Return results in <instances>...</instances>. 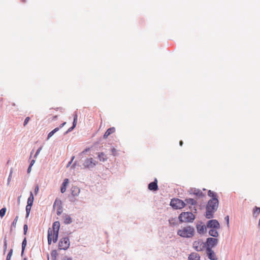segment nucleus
Here are the masks:
<instances>
[{
    "label": "nucleus",
    "mask_w": 260,
    "mask_h": 260,
    "mask_svg": "<svg viewBox=\"0 0 260 260\" xmlns=\"http://www.w3.org/2000/svg\"><path fill=\"white\" fill-rule=\"evenodd\" d=\"M58 130H59V128L56 127V128H54L53 131L50 132L48 135V139H49L50 138H51L54 135V134L55 133H56V132H57Z\"/></svg>",
    "instance_id": "obj_27"
},
{
    "label": "nucleus",
    "mask_w": 260,
    "mask_h": 260,
    "mask_svg": "<svg viewBox=\"0 0 260 260\" xmlns=\"http://www.w3.org/2000/svg\"><path fill=\"white\" fill-rule=\"evenodd\" d=\"M207 226L208 228L214 229H218L220 227L219 222L215 219L208 221Z\"/></svg>",
    "instance_id": "obj_9"
},
{
    "label": "nucleus",
    "mask_w": 260,
    "mask_h": 260,
    "mask_svg": "<svg viewBox=\"0 0 260 260\" xmlns=\"http://www.w3.org/2000/svg\"><path fill=\"white\" fill-rule=\"evenodd\" d=\"M70 242L69 238L65 237L60 239L58 244V248L61 250H67L70 246Z\"/></svg>",
    "instance_id": "obj_6"
},
{
    "label": "nucleus",
    "mask_w": 260,
    "mask_h": 260,
    "mask_svg": "<svg viewBox=\"0 0 260 260\" xmlns=\"http://www.w3.org/2000/svg\"><path fill=\"white\" fill-rule=\"evenodd\" d=\"M18 220V216H17L15 217V218L14 219V220H13V221L11 224V228H10L11 231H12L13 230V229H15L16 224L17 223Z\"/></svg>",
    "instance_id": "obj_24"
},
{
    "label": "nucleus",
    "mask_w": 260,
    "mask_h": 260,
    "mask_svg": "<svg viewBox=\"0 0 260 260\" xmlns=\"http://www.w3.org/2000/svg\"><path fill=\"white\" fill-rule=\"evenodd\" d=\"M189 192L190 194H193L200 198L203 197L205 196L204 193L202 192V190L196 188H190Z\"/></svg>",
    "instance_id": "obj_10"
},
{
    "label": "nucleus",
    "mask_w": 260,
    "mask_h": 260,
    "mask_svg": "<svg viewBox=\"0 0 260 260\" xmlns=\"http://www.w3.org/2000/svg\"><path fill=\"white\" fill-rule=\"evenodd\" d=\"M34 200V196L32 192H30V196L27 199V205L29 206H32Z\"/></svg>",
    "instance_id": "obj_21"
},
{
    "label": "nucleus",
    "mask_w": 260,
    "mask_h": 260,
    "mask_svg": "<svg viewBox=\"0 0 260 260\" xmlns=\"http://www.w3.org/2000/svg\"><path fill=\"white\" fill-rule=\"evenodd\" d=\"M178 218L181 222H191L194 220L195 216L190 212H185L181 213Z\"/></svg>",
    "instance_id": "obj_4"
},
{
    "label": "nucleus",
    "mask_w": 260,
    "mask_h": 260,
    "mask_svg": "<svg viewBox=\"0 0 260 260\" xmlns=\"http://www.w3.org/2000/svg\"><path fill=\"white\" fill-rule=\"evenodd\" d=\"M78 119V115L77 114L74 115V121L73 123V126L70 127L67 131V132L72 131L76 126Z\"/></svg>",
    "instance_id": "obj_19"
},
{
    "label": "nucleus",
    "mask_w": 260,
    "mask_h": 260,
    "mask_svg": "<svg viewBox=\"0 0 260 260\" xmlns=\"http://www.w3.org/2000/svg\"><path fill=\"white\" fill-rule=\"evenodd\" d=\"M42 149V147H40L37 151L36 154H35V157H37V155L39 154V153L40 152V151H41Z\"/></svg>",
    "instance_id": "obj_36"
},
{
    "label": "nucleus",
    "mask_w": 260,
    "mask_h": 260,
    "mask_svg": "<svg viewBox=\"0 0 260 260\" xmlns=\"http://www.w3.org/2000/svg\"><path fill=\"white\" fill-rule=\"evenodd\" d=\"M6 208H3L1 209V210H0V216H1V218H3L4 216V215L6 214Z\"/></svg>",
    "instance_id": "obj_29"
},
{
    "label": "nucleus",
    "mask_w": 260,
    "mask_h": 260,
    "mask_svg": "<svg viewBox=\"0 0 260 260\" xmlns=\"http://www.w3.org/2000/svg\"><path fill=\"white\" fill-rule=\"evenodd\" d=\"M193 247L197 251H201L206 247V244L202 240H198L193 242Z\"/></svg>",
    "instance_id": "obj_8"
},
{
    "label": "nucleus",
    "mask_w": 260,
    "mask_h": 260,
    "mask_svg": "<svg viewBox=\"0 0 260 260\" xmlns=\"http://www.w3.org/2000/svg\"><path fill=\"white\" fill-rule=\"evenodd\" d=\"M197 229L198 233L200 234L204 233L206 230V226L202 223L197 225Z\"/></svg>",
    "instance_id": "obj_15"
},
{
    "label": "nucleus",
    "mask_w": 260,
    "mask_h": 260,
    "mask_svg": "<svg viewBox=\"0 0 260 260\" xmlns=\"http://www.w3.org/2000/svg\"><path fill=\"white\" fill-rule=\"evenodd\" d=\"M31 206H29L28 205L26 206V216L27 217L30 213V210H31Z\"/></svg>",
    "instance_id": "obj_31"
},
{
    "label": "nucleus",
    "mask_w": 260,
    "mask_h": 260,
    "mask_svg": "<svg viewBox=\"0 0 260 260\" xmlns=\"http://www.w3.org/2000/svg\"><path fill=\"white\" fill-rule=\"evenodd\" d=\"M12 254H13V249H11L10 250V251L7 256L6 260H11Z\"/></svg>",
    "instance_id": "obj_30"
},
{
    "label": "nucleus",
    "mask_w": 260,
    "mask_h": 260,
    "mask_svg": "<svg viewBox=\"0 0 260 260\" xmlns=\"http://www.w3.org/2000/svg\"><path fill=\"white\" fill-rule=\"evenodd\" d=\"M26 238H24V239L23 240V242H22V252H21V254H22L24 252V249L25 248V246L26 245Z\"/></svg>",
    "instance_id": "obj_28"
},
{
    "label": "nucleus",
    "mask_w": 260,
    "mask_h": 260,
    "mask_svg": "<svg viewBox=\"0 0 260 260\" xmlns=\"http://www.w3.org/2000/svg\"><path fill=\"white\" fill-rule=\"evenodd\" d=\"M170 205L175 209H182L185 206V203L182 200L178 199H172Z\"/></svg>",
    "instance_id": "obj_5"
},
{
    "label": "nucleus",
    "mask_w": 260,
    "mask_h": 260,
    "mask_svg": "<svg viewBox=\"0 0 260 260\" xmlns=\"http://www.w3.org/2000/svg\"><path fill=\"white\" fill-rule=\"evenodd\" d=\"M31 166H29V167H28V169H27V172H28V173L30 172L31 170Z\"/></svg>",
    "instance_id": "obj_42"
},
{
    "label": "nucleus",
    "mask_w": 260,
    "mask_h": 260,
    "mask_svg": "<svg viewBox=\"0 0 260 260\" xmlns=\"http://www.w3.org/2000/svg\"><path fill=\"white\" fill-rule=\"evenodd\" d=\"M225 218L226 219V221H227V224H228V225H229V216H227L226 217H225Z\"/></svg>",
    "instance_id": "obj_40"
},
{
    "label": "nucleus",
    "mask_w": 260,
    "mask_h": 260,
    "mask_svg": "<svg viewBox=\"0 0 260 260\" xmlns=\"http://www.w3.org/2000/svg\"><path fill=\"white\" fill-rule=\"evenodd\" d=\"M98 157L101 161H105L107 160V157L104 152H100L98 153Z\"/></svg>",
    "instance_id": "obj_18"
},
{
    "label": "nucleus",
    "mask_w": 260,
    "mask_h": 260,
    "mask_svg": "<svg viewBox=\"0 0 260 260\" xmlns=\"http://www.w3.org/2000/svg\"><path fill=\"white\" fill-rule=\"evenodd\" d=\"M24 260H27L26 258H24Z\"/></svg>",
    "instance_id": "obj_49"
},
{
    "label": "nucleus",
    "mask_w": 260,
    "mask_h": 260,
    "mask_svg": "<svg viewBox=\"0 0 260 260\" xmlns=\"http://www.w3.org/2000/svg\"><path fill=\"white\" fill-rule=\"evenodd\" d=\"M75 157V156H72L71 161L68 164V165L67 166V167H69L71 165V164L72 163V162H73V160L74 159Z\"/></svg>",
    "instance_id": "obj_37"
},
{
    "label": "nucleus",
    "mask_w": 260,
    "mask_h": 260,
    "mask_svg": "<svg viewBox=\"0 0 260 260\" xmlns=\"http://www.w3.org/2000/svg\"><path fill=\"white\" fill-rule=\"evenodd\" d=\"M29 120V117H26V118L24 120V124H23L24 126H25L27 124Z\"/></svg>",
    "instance_id": "obj_35"
},
{
    "label": "nucleus",
    "mask_w": 260,
    "mask_h": 260,
    "mask_svg": "<svg viewBox=\"0 0 260 260\" xmlns=\"http://www.w3.org/2000/svg\"><path fill=\"white\" fill-rule=\"evenodd\" d=\"M208 195L209 197H212V198H217V194L215 192L211 191V190H208Z\"/></svg>",
    "instance_id": "obj_26"
},
{
    "label": "nucleus",
    "mask_w": 260,
    "mask_h": 260,
    "mask_svg": "<svg viewBox=\"0 0 260 260\" xmlns=\"http://www.w3.org/2000/svg\"><path fill=\"white\" fill-rule=\"evenodd\" d=\"M177 234L182 237L190 238L193 236L194 229L190 226H185L179 230Z\"/></svg>",
    "instance_id": "obj_3"
},
{
    "label": "nucleus",
    "mask_w": 260,
    "mask_h": 260,
    "mask_svg": "<svg viewBox=\"0 0 260 260\" xmlns=\"http://www.w3.org/2000/svg\"><path fill=\"white\" fill-rule=\"evenodd\" d=\"M183 141H180V142H179V144L180 146H182L183 145Z\"/></svg>",
    "instance_id": "obj_47"
},
{
    "label": "nucleus",
    "mask_w": 260,
    "mask_h": 260,
    "mask_svg": "<svg viewBox=\"0 0 260 260\" xmlns=\"http://www.w3.org/2000/svg\"><path fill=\"white\" fill-rule=\"evenodd\" d=\"M89 148L86 149H85V150H84L82 153H85V152H87V151H88V150H89Z\"/></svg>",
    "instance_id": "obj_45"
},
{
    "label": "nucleus",
    "mask_w": 260,
    "mask_h": 260,
    "mask_svg": "<svg viewBox=\"0 0 260 260\" xmlns=\"http://www.w3.org/2000/svg\"><path fill=\"white\" fill-rule=\"evenodd\" d=\"M59 228L60 223L59 221H55L53 223L52 228H49L48 230V243L49 245L51 244L52 241L53 243L57 242Z\"/></svg>",
    "instance_id": "obj_2"
},
{
    "label": "nucleus",
    "mask_w": 260,
    "mask_h": 260,
    "mask_svg": "<svg viewBox=\"0 0 260 260\" xmlns=\"http://www.w3.org/2000/svg\"><path fill=\"white\" fill-rule=\"evenodd\" d=\"M207 254L208 258L211 260H217V258L213 250L210 247H207L206 248Z\"/></svg>",
    "instance_id": "obj_12"
},
{
    "label": "nucleus",
    "mask_w": 260,
    "mask_h": 260,
    "mask_svg": "<svg viewBox=\"0 0 260 260\" xmlns=\"http://www.w3.org/2000/svg\"><path fill=\"white\" fill-rule=\"evenodd\" d=\"M219 204L217 198H212L208 202L206 207L205 216L208 219L212 218L213 214L217 210Z\"/></svg>",
    "instance_id": "obj_1"
},
{
    "label": "nucleus",
    "mask_w": 260,
    "mask_h": 260,
    "mask_svg": "<svg viewBox=\"0 0 260 260\" xmlns=\"http://www.w3.org/2000/svg\"><path fill=\"white\" fill-rule=\"evenodd\" d=\"M63 222L65 224H70L72 222V219L70 216L65 214L63 216Z\"/></svg>",
    "instance_id": "obj_20"
},
{
    "label": "nucleus",
    "mask_w": 260,
    "mask_h": 260,
    "mask_svg": "<svg viewBox=\"0 0 260 260\" xmlns=\"http://www.w3.org/2000/svg\"><path fill=\"white\" fill-rule=\"evenodd\" d=\"M115 132V128L114 127H110L108 128L105 132V134L104 135L103 138L104 139H107L109 137V136H110L112 134H113Z\"/></svg>",
    "instance_id": "obj_14"
},
{
    "label": "nucleus",
    "mask_w": 260,
    "mask_h": 260,
    "mask_svg": "<svg viewBox=\"0 0 260 260\" xmlns=\"http://www.w3.org/2000/svg\"><path fill=\"white\" fill-rule=\"evenodd\" d=\"M112 152L114 154L116 152V149L115 148H113L112 149Z\"/></svg>",
    "instance_id": "obj_46"
},
{
    "label": "nucleus",
    "mask_w": 260,
    "mask_h": 260,
    "mask_svg": "<svg viewBox=\"0 0 260 260\" xmlns=\"http://www.w3.org/2000/svg\"><path fill=\"white\" fill-rule=\"evenodd\" d=\"M188 260H200V256L197 253H191L188 256Z\"/></svg>",
    "instance_id": "obj_17"
},
{
    "label": "nucleus",
    "mask_w": 260,
    "mask_h": 260,
    "mask_svg": "<svg viewBox=\"0 0 260 260\" xmlns=\"http://www.w3.org/2000/svg\"><path fill=\"white\" fill-rule=\"evenodd\" d=\"M185 202L186 204L191 205H195L197 204V201H195L194 199L191 198L185 199Z\"/></svg>",
    "instance_id": "obj_23"
},
{
    "label": "nucleus",
    "mask_w": 260,
    "mask_h": 260,
    "mask_svg": "<svg viewBox=\"0 0 260 260\" xmlns=\"http://www.w3.org/2000/svg\"><path fill=\"white\" fill-rule=\"evenodd\" d=\"M27 229H28L27 225V224H24V226H23V230H24V235L26 234Z\"/></svg>",
    "instance_id": "obj_34"
},
{
    "label": "nucleus",
    "mask_w": 260,
    "mask_h": 260,
    "mask_svg": "<svg viewBox=\"0 0 260 260\" xmlns=\"http://www.w3.org/2000/svg\"><path fill=\"white\" fill-rule=\"evenodd\" d=\"M63 260H72V258L67 256H65Z\"/></svg>",
    "instance_id": "obj_39"
},
{
    "label": "nucleus",
    "mask_w": 260,
    "mask_h": 260,
    "mask_svg": "<svg viewBox=\"0 0 260 260\" xmlns=\"http://www.w3.org/2000/svg\"><path fill=\"white\" fill-rule=\"evenodd\" d=\"M98 161L93 158H87L83 163V166L85 168L90 169L94 167L98 164Z\"/></svg>",
    "instance_id": "obj_7"
},
{
    "label": "nucleus",
    "mask_w": 260,
    "mask_h": 260,
    "mask_svg": "<svg viewBox=\"0 0 260 260\" xmlns=\"http://www.w3.org/2000/svg\"><path fill=\"white\" fill-rule=\"evenodd\" d=\"M4 245H5V249H6L7 247V241H5V242H4Z\"/></svg>",
    "instance_id": "obj_44"
},
{
    "label": "nucleus",
    "mask_w": 260,
    "mask_h": 260,
    "mask_svg": "<svg viewBox=\"0 0 260 260\" xmlns=\"http://www.w3.org/2000/svg\"><path fill=\"white\" fill-rule=\"evenodd\" d=\"M75 164H74L72 166V168H74V167H75Z\"/></svg>",
    "instance_id": "obj_48"
},
{
    "label": "nucleus",
    "mask_w": 260,
    "mask_h": 260,
    "mask_svg": "<svg viewBox=\"0 0 260 260\" xmlns=\"http://www.w3.org/2000/svg\"><path fill=\"white\" fill-rule=\"evenodd\" d=\"M66 124V122H64L62 123V124H61L60 125L59 127H60V128L62 127H63V126Z\"/></svg>",
    "instance_id": "obj_41"
},
{
    "label": "nucleus",
    "mask_w": 260,
    "mask_h": 260,
    "mask_svg": "<svg viewBox=\"0 0 260 260\" xmlns=\"http://www.w3.org/2000/svg\"><path fill=\"white\" fill-rule=\"evenodd\" d=\"M69 183V181L68 179H65L64 180L60 188V191L61 193H64L66 191L67 186L68 185Z\"/></svg>",
    "instance_id": "obj_16"
},
{
    "label": "nucleus",
    "mask_w": 260,
    "mask_h": 260,
    "mask_svg": "<svg viewBox=\"0 0 260 260\" xmlns=\"http://www.w3.org/2000/svg\"><path fill=\"white\" fill-rule=\"evenodd\" d=\"M148 189L152 191H156L158 189L157 179L155 178L153 182L149 184Z\"/></svg>",
    "instance_id": "obj_13"
},
{
    "label": "nucleus",
    "mask_w": 260,
    "mask_h": 260,
    "mask_svg": "<svg viewBox=\"0 0 260 260\" xmlns=\"http://www.w3.org/2000/svg\"><path fill=\"white\" fill-rule=\"evenodd\" d=\"M260 213V208L257 207H255L253 211V216L257 217Z\"/></svg>",
    "instance_id": "obj_25"
},
{
    "label": "nucleus",
    "mask_w": 260,
    "mask_h": 260,
    "mask_svg": "<svg viewBox=\"0 0 260 260\" xmlns=\"http://www.w3.org/2000/svg\"><path fill=\"white\" fill-rule=\"evenodd\" d=\"M217 243L218 239L213 238H208L206 242L207 247H210L211 248L216 245Z\"/></svg>",
    "instance_id": "obj_11"
},
{
    "label": "nucleus",
    "mask_w": 260,
    "mask_h": 260,
    "mask_svg": "<svg viewBox=\"0 0 260 260\" xmlns=\"http://www.w3.org/2000/svg\"><path fill=\"white\" fill-rule=\"evenodd\" d=\"M209 234L210 236L214 237H216L218 236V233L217 231V229H211L209 231Z\"/></svg>",
    "instance_id": "obj_22"
},
{
    "label": "nucleus",
    "mask_w": 260,
    "mask_h": 260,
    "mask_svg": "<svg viewBox=\"0 0 260 260\" xmlns=\"http://www.w3.org/2000/svg\"><path fill=\"white\" fill-rule=\"evenodd\" d=\"M35 160H32L31 162H30V164L29 166H31L32 167V166L34 165V164L35 163Z\"/></svg>",
    "instance_id": "obj_43"
},
{
    "label": "nucleus",
    "mask_w": 260,
    "mask_h": 260,
    "mask_svg": "<svg viewBox=\"0 0 260 260\" xmlns=\"http://www.w3.org/2000/svg\"><path fill=\"white\" fill-rule=\"evenodd\" d=\"M12 173H13V170H12V169H11L10 173V175H9L8 179V185L9 184L10 182L11 181L12 175Z\"/></svg>",
    "instance_id": "obj_32"
},
{
    "label": "nucleus",
    "mask_w": 260,
    "mask_h": 260,
    "mask_svg": "<svg viewBox=\"0 0 260 260\" xmlns=\"http://www.w3.org/2000/svg\"><path fill=\"white\" fill-rule=\"evenodd\" d=\"M62 213V208L60 206H59L57 209V214L59 215Z\"/></svg>",
    "instance_id": "obj_33"
},
{
    "label": "nucleus",
    "mask_w": 260,
    "mask_h": 260,
    "mask_svg": "<svg viewBox=\"0 0 260 260\" xmlns=\"http://www.w3.org/2000/svg\"><path fill=\"white\" fill-rule=\"evenodd\" d=\"M39 186L38 185H37L36 186V188H35V193L36 195H37L39 192Z\"/></svg>",
    "instance_id": "obj_38"
}]
</instances>
